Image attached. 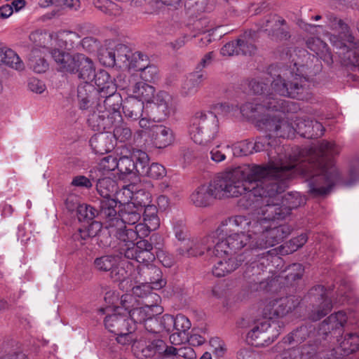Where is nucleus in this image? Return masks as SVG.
Returning <instances> with one entry per match:
<instances>
[{"label": "nucleus", "instance_id": "f257e3e1", "mask_svg": "<svg viewBox=\"0 0 359 359\" xmlns=\"http://www.w3.org/2000/svg\"><path fill=\"white\" fill-rule=\"evenodd\" d=\"M307 153L306 158L290 163L271 177H268L270 170L267 166L250 165L259 168L260 171L253 179L249 180L248 199L241 205L248 208L254 203L252 197H260L264 205L273 206L277 209L271 216V224L273 226H288L279 222L285 220L292 209L304 203V198L297 192L282 196L296 170L308 177L309 193L311 195L318 197L329 194L339 178L338 170L331 159L339 153V149L334 143L323 140L312 147Z\"/></svg>", "mask_w": 359, "mask_h": 359}, {"label": "nucleus", "instance_id": "f03ea898", "mask_svg": "<svg viewBox=\"0 0 359 359\" xmlns=\"http://www.w3.org/2000/svg\"><path fill=\"white\" fill-rule=\"evenodd\" d=\"M257 210V218L236 215L222 221L217 227L222 235L237 232L252 234L254 236L250 246L253 248L267 249L281 243L291 233L290 226H273L271 216L277 210L273 206L264 205Z\"/></svg>", "mask_w": 359, "mask_h": 359}, {"label": "nucleus", "instance_id": "7ed1b4c3", "mask_svg": "<svg viewBox=\"0 0 359 359\" xmlns=\"http://www.w3.org/2000/svg\"><path fill=\"white\" fill-rule=\"evenodd\" d=\"M260 169L243 165L230 171L222 172L209 183L198 186L190 195L191 202L196 207L205 208L215 199L248 198L249 180L259 174Z\"/></svg>", "mask_w": 359, "mask_h": 359}, {"label": "nucleus", "instance_id": "20e7f679", "mask_svg": "<svg viewBox=\"0 0 359 359\" xmlns=\"http://www.w3.org/2000/svg\"><path fill=\"white\" fill-rule=\"evenodd\" d=\"M269 74L272 79L271 88L276 94L301 100L311 98V81L308 78L297 74L293 75L285 68L276 69L272 66Z\"/></svg>", "mask_w": 359, "mask_h": 359}, {"label": "nucleus", "instance_id": "39448f33", "mask_svg": "<svg viewBox=\"0 0 359 359\" xmlns=\"http://www.w3.org/2000/svg\"><path fill=\"white\" fill-rule=\"evenodd\" d=\"M152 231L143 222L137 224L134 228L131 227L118 233V239L126 243V248L123 250L127 259L141 262H153L155 259V255L152 252V244L148 241L141 240L136 244L134 243L138 238L147 237Z\"/></svg>", "mask_w": 359, "mask_h": 359}, {"label": "nucleus", "instance_id": "423d86ee", "mask_svg": "<svg viewBox=\"0 0 359 359\" xmlns=\"http://www.w3.org/2000/svg\"><path fill=\"white\" fill-rule=\"evenodd\" d=\"M252 150L254 152H260L266 151L269 159L268 164L257 165L258 166L265 167L267 166L270 170L268 175L269 177H271L276 174H278L280 170L287 168L290 163H296L302 159H297L290 154L287 157L286 154H283L285 151L283 147H281L278 141L272 140L269 137L267 133L266 136L259 137L256 139L255 143H252Z\"/></svg>", "mask_w": 359, "mask_h": 359}, {"label": "nucleus", "instance_id": "0eeeda50", "mask_svg": "<svg viewBox=\"0 0 359 359\" xmlns=\"http://www.w3.org/2000/svg\"><path fill=\"white\" fill-rule=\"evenodd\" d=\"M257 251H253L255 257L246 263L243 271L244 279L251 285L250 288L253 290H257L262 283L259 276L266 269L269 273H273L276 271L275 265L278 266L283 264V259L276 255L275 249L261 254Z\"/></svg>", "mask_w": 359, "mask_h": 359}, {"label": "nucleus", "instance_id": "6e6552de", "mask_svg": "<svg viewBox=\"0 0 359 359\" xmlns=\"http://www.w3.org/2000/svg\"><path fill=\"white\" fill-rule=\"evenodd\" d=\"M189 135L198 144H207L219 133V121L215 113L210 111L197 112L191 120Z\"/></svg>", "mask_w": 359, "mask_h": 359}, {"label": "nucleus", "instance_id": "1a4fd4ad", "mask_svg": "<svg viewBox=\"0 0 359 359\" xmlns=\"http://www.w3.org/2000/svg\"><path fill=\"white\" fill-rule=\"evenodd\" d=\"M292 110L290 103L287 101L278 99L272 95H266L263 97L262 103L256 101L255 102H246L238 108V114L248 118L261 119L260 114H266L269 112H283L288 113Z\"/></svg>", "mask_w": 359, "mask_h": 359}, {"label": "nucleus", "instance_id": "9d476101", "mask_svg": "<svg viewBox=\"0 0 359 359\" xmlns=\"http://www.w3.org/2000/svg\"><path fill=\"white\" fill-rule=\"evenodd\" d=\"M123 208L118 211L116 210V214L113 216L102 217L105 219V226L109 230L111 235L118 238V234L121 231H125L128 229L126 224L133 226L137 224L142 213L143 209L138 206L126 201Z\"/></svg>", "mask_w": 359, "mask_h": 359}, {"label": "nucleus", "instance_id": "9b49d317", "mask_svg": "<svg viewBox=\"0 0 359 359\" xmlns=\"http://www.w3.org/2000/svg\"><path fill=\"white\" fill-rule=\"evenodd\" d=\"M220 233L218 229L208 235L189 240L187 246H179L177 252L180 255L186 257H197L207 252L210 256L217 257L216 245L219 243Z\"/></svg>", "mask_w": 359, "mask_h": 359}, {"label": "nucleus", "instance_id": "f8f14e48", "mask_svg": "<svg viewBox=\"0 0 359 359\" xmlns=\"http://www.w3.org/2000/svg\"><path fill=\"white\" fill-rule=\"evenodd\" d=\"M258 127L264 130L272 140H276L278 138H292L296 133L295 128L289 120L279 115H272L271 112L263 115V117L258 120ZM278 141L280 144L278 140Z\"/></svg>", "mask_w": 359, "mask_h": 359}, {"label": "nucleus", "instance_id": "ddd939ff", "mask_svg": "<svg viewBox=\"0 0 359 359\" xmlns=\"http://www.w3.org/2000/svg\"><path fill=\"white\" fill-rule=\"evenodd\" d=\"M96 189L102 198L100 201V215L102 217L113 216L116 214L117 201L116 195L120 196L122 189L117 191L116 182L110 177L99 179Z\"/></svg>", "mask_w": 359, "mask_h": 359}, {"label": "nucleus", "instance_id": "4468645a", "mask_svg": "<svg viewBox=\"0 0 359 359\" xmlns=\"http://www.w3.org/2000/svg\"><path fill=\"white\" fill-rule=\"evenodd\" d=\"M300 299L296 296H288L280 299H266L262 304V320L281 318L292 312L298 306Z\"/></svg>", "mask_w": 359, "mask_h": 359}, {"label": "nucleus", "instance_id": "2eb2a0df", "mask_svg": "<svg viewBox=\"0 0 359 359\" xmlns=\"http://www.w3.org/2000/svg\"><path fill=\"white\" fill-rule=\"evenodd\" d=\"M254 236L252 234L241 233L237 232L229 233L228 235H219V243L216 245L217 257L223 255H235L238 250H241L247 245L252 251L261 250L250 246Z\"/></svg>", "mask_w": 359, "mask_h": 359}, {"label": "nucleus", "instance_id": "dca6fc26", "mask_svg": "<svg viewBox=\"0 0 359 359\" xmlns=\"http://www.w3.org/2000/svg\"><path fill=\"white\" fill-rule=\"evenodd\" d=\"M278 335V331L273 329L271 321L257 319L248 332L247 340L252 346L264 347L270 345Z\"/></svg>", "mask_w": 359, "mask_h": 359}, {"label": "nucleus", "instance_id": "f3484780", "mask_svg": "<svg viewBox=\"0 0 359 359\" xmlns=\"http://www.w3.org/2000/svg\"><path fill=\"white\" fill-rule=\"evenodd\" d=\"M331 43L336 48L341 64L349 69L355 71L359 62V41L354 36L351 42L347 38L339 40L334 36L331 39Z\"/></svg>", "mask_w": 359, "mask_h": 359}, {"label": "nucleus", "instance_id": "a211bd4d", "mask_svg": "<svg viewBox=\"0 0 359 359\" xmlns=\"http://www.w3.org/2000/svg\"><path fill=\"white\" fill-rule=\"evenodd\" d=\"M137 273L134 277L136 283H146L154 290H159L166 285V280L163 278L161 269L151 264V262H137Z\"/></svg>", "mask_w": 359, "mask_h": 359}, {"label": "nucleus", "instance_id": "6ab92c4d", "mask_svg": "<svg viewBox=\"0 0 359 359\" xmlns=\"http://www.w3.org/2000/svg\"><path fill=\"white\" fill-rule=\"evenodd\" d=\"M88 118V126L95 131L103 133L121 122V115L115 112L110 115V110L102 109L101 104H97V108L93 109Z\"/></svg>", "mask_w": 359, "mask_h": 359}, {"label": "nucleus", "instance_id": "aec40b11", "mask_svg": "<svg viewBox=\"0 0 359 359\" xmlns=\"http://www.w3.org/2000/svg\"><path fill=\"white\" fill-rule=\"evenodd\" d=\"M133 56L130 48L125 44L118 43L114 48L106 50L102 55L103 63L108 66L116 65L119 68H127L129 59Z\"/></svg>", "mask_w": 359, "mask_h": 359}, {"label": "nucleus", "instance_id": "412c9836", "mask_svg": "<svg viewBox=\"0 0 359 359\" xmlns=\"http://www.w3.org/2000/svg\"><path fill=\"white\" fill-rule=\"evenodd\" d=\"M311 296L316 304L313 306L310 318L312 320L316 321L326 316L332 309V302L324 286L318 285L310 291Z\"/></svg>", "mask_w": 359, "mask_h": 359}, {"label": "nucleus", "instance_id": "4be33fe9", "mask_svg": "<svg viewBox=\"0 0 359 359\" xmlns=\"http://www.w3.org/2000/svg\"><path fill=\"white\" fill-rule=\"evenodd\" d=\"M77 99L79 107L81 110L91 111L97 108V104H101L97 90L88 81H85L78 86Z\"/></svg>", "mask_w": 359, "mask_h": 359}, {"label": "nucleus", "instance_id": "5701e85b", "mask_svg": "<svg viewBox=\"0 0 359 359\" xmlns=\"http://www.w3.org/2000/svg\"><path fill=\"white\" fill-rule=\"evenodd\" d=\"M74 37L78 39L76 33L70 31H60L57 33H48L46 31L36 30L32 32L29 35V40L35 47H39L45 49L48 45L53 46L52 40L61 39L62 40L72 39ZM36 49V48H35Z\"/></svg>", "mask_w": 359, "mask_h": 359}, {"label": "nucleus", "instance_id": "b1692460", "mask_svg": "<svg viewBox=\"0 0 359 359\" xmlns=\"http://www.w3.org/2000/svg\"><path fill=\"white\" fill-rule=\"evenodd\" d=\"M51 57L56 65L58 72L68 74H74L76 62H80L79 55L81 53H71L55 48L51 52Z\"/></svg>", "mask_w": 359, "mask_h": 359}, {"label": "nucleus", "instance_id": "393cba45", "mask_svg": "<svg viewBox=\"0 0 359 359\" xmlns=\"http://www.w3.org/2000/svg\"><path fill=\"white\" fill-rule=\"evenodd\" d=\"M132 348L137 358L144 359L151 357L156 353H163L165 342L161 339H155L151 341L140 339L134 342Z\"/></svg>", "mask_w": 359, "mask_h": 359}, {"label": "nucleus", "instance_id": "a878e982", "mask_svg": "<svg viewBox=\"0 0 359 359\" xmlns=\"http://www.w3.org/2000/svg\"><path fill=\"white\" fill-rule=\"evenodd\" d=\"M121 192L126 196V199L122 200L123 203L128 201L143 210L147 206L152 205H150L151 194L149 191L138 188L135 185H129L128 187H123Z\"/></svg>", "mask_w": 359, "mask_h": 359}, {"label": "nucleus", "instance_id": "bb28decb", "mask_svg": "<svg viewBox=\"0 0 359 359\" xmlns=\"http://www.w3.org/2000/svg\"><path fill=\"white\" fill-rule=\"evenodd\" d=\"M218 261L212 267V274L218 278L224 277L236 271L242 263L241 259H238L235 255H223L219 257Z\"/></svg>", "mask_w": 359, "mask_h": 359}, {"label": "nucleus", "instance_id": "cd10ccee", "mask_svg": "<svg viewBox=\"0 0 359 359\" xmlns=\"http://www.w3.org/2000/svg\"><path fill=\"white\" fill-rule=\"evenodd\" d=\"M105 327L111 333H120L134 330L133 325L129 322L127 315L115 313L104 318Z\"/></svg>", "mask_w": 359, "mask_h": 359}, {"label": "nucleus", "instance_id": "c85d7f7f", "mask_svg": "<svg viewBox=\"0 0 359 359\" xmlns=\"http://www.w3.org/2000/svg\"><path fill=\"white\" fill-rule=\"evenodd\" d=\"M154 146L158 149L165 148L172 144L175 136L172 130L165 126H153V132L150 134Z\"/></svg>", "mask_w": 359, "mask_h": 359}, {"label": "nucleus", "instance_id": "c756f323", "mask_svg": "<svg viewBox=\"0 0 359 359\" xmlns=\"http://www.w3.org/2000/svg\"><path fill=\"white\" fill-rule=\"evenodd\" d=\"M318 358L313 346L304 344L299 347L284 350L275 359H313Z\"/></svg>", "mask_w": 359, "mask_h": 359}, {"label": "nucleus", "instance_id": "7c9ffc66", "mask_svg": "<svg viewBox=\"0 0 359 359\" xmlns=\"http://www.w3.org/2000/svg\"><path fill=\"white\" fill-rule=\"evenodd\" d=\"M93 80L95 81V89L100 95L114 94L116 92V85L111 79L109 74L105 70H100L97 73L94 72Z\"/></svg>", "mask_w": 359, "mask_h": 359}, {"label": "nucleus", "instance_id": "2f4dec72", "mask_svg": "<svg viewBox=\"0 0 359 359\" xmlns=\"http://www.w3.org/2000/svg\"><path fill=\"white\" fill-rule=\"evenodd\" d=\"M123 111L128 118L132 121H137L142 116L147 115V110H144V102L135 97H128L123 105Z\"/></svg>", "mask_w": 359, "mask_h": 359}, {"label": "nucleus", "instance_id": "473e14b6", "mask_svg": "<svg viewBox=\"0 0 359 359\" xmlns=\"http://www.w3.org/2000/svg\"><path fill=\"white\" fill-rule=\"evenodd\" d=\"M111 138V134L100 133L90 138V147L95 154H104L114 149Z\"/></svg>", "mask_w": 359, "mask_h": 359}, {"label": "nucleus", "instance_id": "72a5a7b5", "mask_svg": "<svg viewBox=\"0 0 359 359\" xmlns=\"http://www.w3.org/2000/svg\"><path fill=\"white\" fill-rule=\"evenodd\" d=\"M80 62H76L75 73L78 78L85 81H93L95 72V67L92 60L81 53L79 55Z\"/></svg>", "mask_w": 359, "mask_h": 359}, {"label": "nucleus", "instance_id": "f704fd0d", "mask_svg": "<svg viewBox=\"0 0 359 359\" xmlns=\"http://www.w3.org/2000/svg\"><path fill=\"white\" fill-rule=\"evenodd\" d=\"M203 80L204 74L201 72H196L190 74L182 85V95L187 97L196 94Z\"/></svg>", "mask_w": 359, "mask_h": 359}, {"label": "nucleus", "instance_id": "c9c22d12", "mask_svg": "<svg viewBox=\"0 0 359 359\" xmlns=\"http://www.w3.org/2000/svg\"><path fill=\"white\" fill-rule=\"evenodd\" d=\"M285 20L275 14L266 16L259 22V29L268 33L270 36L277 35L280 32L281 26Z\"/></svg>", "mask_w": 359, "mask_h": 359}, {"label": "nucleus", "instance_id": "e433bc0d", "mask_svg": "<svg viewBox=\"0 0 359 359\" xmlns=\"http://www.w3.org/2000/svg\"><path fill=\"white\" fill-rule=\"evenodd\" d=\"M151 102L163 118L168 116L173 111L172 97L165 91H160Z\"/></svg>", "mask_w": 359, "mask_h": 359}, {"label": "nucleus", "instance_id": "4c0bfd02", "mask_svg": "<svg viewBox=\"0 0 359 359\" xmlns=\"http://www.w3.org/2000/svg\"><path fill=\"white\" fill-rule=\"evenodd\" d=\"M329 25L332 29L339 33L337 36H331L330 39L336 36L339 40H344L347 38V40L349 41H353V36L351 34L348 26L342 20L335 16L330 15L329 17Z\"/></svg>", "mask_w": 359, "mask_h": 359}, {"label": "nucleus", "instance_id": "58836bf2", "mask_svg": "<svg viewBox=\"0 0 359 359\" xmlns=\"http://www.w3.org/2000/svg\"><path fill=\"white\" fill-rule=\"evenodd\" d=\"M133 96L130 97H135L144 102H151L154 96L155 89L153 86L144 83L137 82L133 86L131 89Z\"/></svg>", "mask_w": 359, "mask_h": 359}, {"label": "nucleus", "instance_id": "ea45409f", "mask_svg": "<svg viewBox=\"0 0 359 359\" xmlns=\"http://www.w3.org/2000/svg\"><path fill=\"white\" fill-rule=\"evenodd\" d=\"M163 354L168 356H173L176 359H196V354L194 350L189 346H184L179 348L168 346L165 344Z\"/></svg>", "mask_w": 359, "mask_h": 359}, {"label": "nucleus", "instance_id": "a19ab883", "mask_svg": "<svg viewBox=\"0 0 359 359\" xmlns=\"http://www.w3.org/2000/svg\"><path fill=\"white\" fill-rule=\"evenodd\" d=\"M132 268L129 262L118 259V264L110 272V277L115 282L123 283L128 280Z\"/></svg>", "mask_w": 359, "mask_h": 359}, {"label": "nucleus", "instance_id": "79ce46f5", "mask_svg": "<svg viewBox=\"0 0 359 359\" xmlns=\"http://www.w3.org/2000/svg\"><path fill=\"white\" fill-rule=\"evenodd\" d=\"M307 47L317 55L324 57L327 60H332L327 45L318 37H312L308 39Z\"/></svg>", "mask_w": 359, "mask_h": 359}, {"label": "nucleus", "instance_id": "37998d69", "mask_svg": "<svg viewBox=\"0 0 359 359\" xmlns=\"http://www.w3.org/2000/svg\"><path fill=\"white\" fill-rule=\"evenodd\" d=\"M29 66L36 73L45 72L48 68V63L36 48H33L29 57Z\"/></svg>", "mask_w": 359, "mask_h": 359}, {"label": "nucleus", "instance_id": "c03bdc74", "mask_svg": "<svg viewBox=\"0 0 359 359\" xmlns=\"http://www.w3.org/2000/svg\"><path fill=\"white\" fill-rule=\"evenodd\" d=\"M119 257L114 255H103L94 260V266L100 272H111L114 266H116Z\"/></svg>", "mask_w": 359, "mask_h": 359}, {"label": "nucleus", "instance_id": "a18cd8bd", "mask_svg": "<svg viewBox=\"0 0 359 359\" xmlns=\"http://www.w3.org/2000/svg\"><path fill=\"white\" fill-rule=\"evenodd\" d=\"M340 348L344 355L357 351L359 349V335L355 333L346 334L340 342Z\"/></svg>", "mask_w": 359, "mask_h": 359}, {"label": "nucleus", "instance_id": "49530a36", "mask_svg": "<svg viewBox=\"0 0 359 359\" xmlns=\"http://www.w3.org/2000/svg\"><path fill=\"white\" fill-rule=\"evenodd\" d=\"M100 98L101 100V104L102 106V109L104 110H110V115L112 116L114 113L117 112L120 114V96L118 95L114 94L109 95L106 94V95H100Z\"/></svg>", "mask_w": 359, "mask_h": 359}, {"label": "nucleus", "instance_id": "de8ad7c7", "mask_svg": "<svg viewBox=\"0 0 359 359\" xmlns=\"http://www.w3.org/2000/svg\"><path fill=\"white\" fill-rule=\"evenodd\" d=\"M132 157L135 161V170L140 175L146 173L147 168L149 167V158L148 154L142 150H134Z\"/></svg>", "mask_w": 359, "mask_h": 359}, {"label": "nucleus", "instance_id": "09e8293b", "mask_svg": "<svg viewBox=\"0 0 359 359\" xmlns=\"http://www.w3.org/2000/svg\"><path fill=\"white\" fill-rule=\"evenodd\" d=\"M347 321L346 313L342 311L330 315L322 323V327L327 325L328 330H333L343 327Z\"/></svg>", "mask_w": 359, "mask_h": 359}, {"label": "nucleus", "instance_id": "8fccbe9b", "mask_svg": "<svg viewBox=\"0 0 359 359\" xmlns=\"http://www.w3.org/2000/svg\"><path fill=\"white\" fill-rule=\"evenodd\" d=\"M143 210V222L148 226L149 229L155 231L160 226V220L157 215V209L156 206H147Z\"/></svg>", "mask_w": 359, "mask_h": 359}, {"label": "nucleus", "instance_id": "3c124183", "mask_svg": "<svg viewBox=\"0 0 359 359\" xmlns=\"http://www.w3.org/2000/svg\"><path fill=\"white\" fill-rule=\"evenodd\" d=\"M150 309V306H147L145 307L133 309L128 312V320L133 325L134 330L135 329V323H145L151 315L148 313Z\"/></svg>", "mask_w": 359, "mask_h": 359}, {"label": "nucleus", "instance_id": "603ef678", "mask_svg": "<svg viewBox=\"0 0 359 359\" xmlns=\"http://www.w3.org/2000/svg\"><path fill=\"white\" fill-rule=\"evenodd\" d=\"M2 57V64H5L7 66H9L16 70H22L24 69V64L22 61L13 50L9 48H4Z\"/></svg>", "mask_w": 359, "mask_h": 359}, {"label": "nucleus", "instance_id": "864d4df0", "mask_svg": "<svg viewBox=\"0 0 359 359\" xmlns=\"http://www.w3.org/2000/svg\"><path fill=\"white\" fill-rule=\"evenodd\" d=\"M238 45V55H251L255 53L256 47L252 43V39L246 35L243 34L236 39Z\"/></svg>", "mask_w": 359, "mask_h": 359}, {"label": "nucleus", "instance_id": "5fc2aeb1", "mask_svg": "<svg viewBox=\"0 0 359 359\" xmlns=\"http://www.w3.org/2000/svg\"><path fill=\"white\" fill-rule=\"evenodd\" d=\"M173 230L176 238L180 242L179 246H187L189 234L187 228L182 220H177L174 223Z\"/></svg>", "mask_w": 359, "mask_h": 359}, {"label": "nucleus", "instance_id": "6e6d98bb", "mask_svg": "<svg viewBox=\"0 0 359 359\" xmlns=\"http://www.w3.org/2000/svg\"><path fill=\"white\" fill-rule=\"evenodd\" d=\"M149 58L147 55L141 52L137 51L133 53V56L130 57L129 59L130 65L126 69H135L137 71H140L146 67Z\"/></svg>", "mask_w": 359, "mask_h": 359}, {"label": "nucleus", "instance_id": "4d7b16f0", "mask_svg": "<svg viewBox=\"0 0 359 359\" xmlns=\"http://www.w3.org/2000/svg\"><path fill=\"white\" fill-rule=\"evenodd\" d=\"M208 24V21L206 19H200L195 22V28L197 29L198 33H203L205 35L201 38V41L203 42V45H207L212 41L210 35L217 31V29H208L206 28Z\"/></svg>", "mask_w": 359, "mask_h": 359}, {"label": "nucleus", "instance_id": "13d9d810", "mask_svg": "<svg viewBox=\"0 0 359 359\" xmlns=\"http://www.w3.org/2000/svg\"><path fill=\"white\" fill-rule=\"evenodd\" d=\"M233 154L235 156H243L253 154L252 142L243 140L232 146Z\"/></svg>", "mask_w": 359, "mask_h": 359}, {"label": "nucleus", "instance_id": "bf43d9fd", "mask_svg": "<svg viewBox=\"0 0 359 359\" xmlns=\"http://www.w3.org/2000/svg\"><path fill=\"white\" fill-rule=\"evenodd\" d=\"M166 175V170L163 165L157 163H153L147 168L146 173L142 176H146L154 180H160Z\"/></svg>", "mask_w": 359, "mask_h": 359}, {"label": "nucleus", "instance_id": "052dcab7", "mask_svg": "<svg viewBox=\"0 0 359 359\" xmlns=\"http://www.w3.org/2000/svg\"><path fill=\"white\" fill-rule=\"evenodd\" d=\"M138 284L139 285L133 286L132 288L133 294L134 295L139 297H147L148 295H150L151 297L155 299L156 302L158 301V299H160L159 296L157 295L156 293L151 292V290H154L153 287H151L149 285H147L146 283Z\"/></svg>", "mask_w": 359, "mask_h": 359}, {"label": "nucleus", "instance_id": "680f3d73", "mask_svg": "<svg viewBox=\"0 0 359 359\" xmlns=\"http://www.w3.org/2000/svg\"><path fill=\"white\" fill-rule=\"evenodd\" d=\"M306 327H301L285 337L283 339V342L287 344H291L293 342L301 343L306 339Z\"/></svg>", "mask_w": 359, "mask_h": 359}, {"label": "nucleus", "instance_id": "e2e57ef3", "mask_svg": "<svg viewBox=\"0 0 359 359\" xmlns=\"http://www.w3.org/2000/svg\"><path fill=\"white\" fill-rule=\"evenodd\" d=\"M287 271L285 279L287 283L292 284V282L302 278L304 270L301 264L294 263L289 266Z\"/></svg>", "mask_w": 359, "mask_h": 359}, {"label": "nucleus", "instance_id": "0e129e2a", "mask_svg": "<svg viewBox=\"0 0 359 359\" xmlns=\"http://www.w3.org/2000/svg\"><path fill=\"white\" fill-rule=\"evenodd\" d=\"M77 213L80 221H90L96 217L97 210L91 205H81L78 207Z\"/></svg>", "mask_w": 359, "mask_h": 359}, {"label": "nucleus", "instance_id": "69168bd1", "mask_svg": "<svg viewBox=\"0 0 359 359\" xmlns=\"http://www.w3.org/2000/svg\"><path fill=\"white\" fill-rule=\"evenodd\" d=\"M135 165L133 158L126 156L119 158L118 160L117 169L122 174H130L135 170Z\"/></svg>", "mask_w": 359, "mask_h": 359}, {"label": "nucleus", "instance_id": "338daca9", "mask_svg": "<svg viewBox=\"0 0 359 359\" xmlns=\"http://www.w3.org/2000/svg\"><path fill=\"white\" fill-rule=\"evenodd\" d=\"M324 130L325 128L320 122L313 121L312 125H309L306 131L304 132V137L309 139L318 138L323 135Z\"/></svg>", "mask_w": 359, "mask_h": 359}, {"label": "nucleus", "instance_id": "774afa93", "mask_svg": "<svg viewBox=\"0 0 359 359\" xmlns=\"http://www.w3.org/2000/svg\"><path fill=\"white\" fill-rule=\"evenodd\" d=\"M132 132L128 127L121 125L114 129L113 137L121 142H124L131 138Z\"/></svg>", "mask_w": 359, "mask_h": 359}]
</instances>
